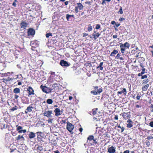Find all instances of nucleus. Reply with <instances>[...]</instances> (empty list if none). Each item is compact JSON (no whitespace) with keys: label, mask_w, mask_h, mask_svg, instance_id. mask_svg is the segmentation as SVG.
<instances>
[{"label":"nucleus","mask_w":153,"mask_h":153,"mask_svg":"<svg viewBox=\"0 0 153 153\" xmlns=\"http://www.w3.org/2000/svg\"><path fill=\"white\" fill-rule=\"evenodd\" d=\"M120 47L121 48L120 50L121 53H124L125 51V48H124L125 47L124 44L120 43Z\"/></svg>","instance_id":"aec40b11"},{"label":"nucleus","mask_w":153,"mask_h":153,"mask_svg":"<svg viewBox=\"0 0 153 153\" xmlns=\"http://www.w3.org/2000/svg\"><path fill=\"white\" fill-rule=\"evenodd\" d=\"M150 111L151 112H153V104H152L151 105L150 107Z\"/></svg>","instance_id":"c03bdc74"},{"label":"nucleus","mask_w":153,"mask_h":153,"mask_svg":"<svg viewBox=\"0 0 153 153\" xmlns=\"http://www.w3.org/2000/svg\"><path fill=\"white\" fill-rule=\"evenodd\" d=\"M129 150H126V151H125L123 153H129Z\"/></svg>","instance_id":"680f3d73"},{"label":"nucleus","mask_w":153,"mask_h":153,"mask_svg":"<svg viewBox=\"0 0 153 153\" xmlns=\"http://www.w3.org/2000/svg\"><path fill=\"white\" fill-rule=\"evenodd\" d=\"M103 62H100L99 65L97 67V68H99L100 70H102L103 69V67H102V65H103Z\"/></svg>","instance_id":"2f4dec72"},{"label":"nucleus","mask_w":153,"mask_h":153,"mask_svg":"<svg viewBox=\"0 0 153 153\" xmlns=\"http://www.w3.org/2000/svg\"><path fill=\"white\" fill-rule=\"evenodd\" d=\"M60 64L62 66L65 67L68 66L70 65V63L69 64L67 61L63 60H62L60 61Z\"/></svg>","instance_id":"1a4fd4ad"},{"label":"nucleus","mask_w":153,"mask_h":153,"mask_svg":"<svg viewBox=\"0 0 153 153\" xmlns=\"http://www.w3.org/2000/svg\"><path fill=\"white\" fill-rule=\"evenodd\" d=\"M105 1H106L105 0H103L102 2V4L104 5V4H106L105 2Z\"/></svg>","instance_id":"69168bd1"},{"label":"nucleus","mask_w":153,"mask_h":153,"mask_svg":"<svg viewBox=\"0 0 153 153\" xmlns=\"http://www.w3.org/2000/svg\"><path fill=\"white\" fill-rule=\"evenodd\" d=\"M89 114L91 115L96 114V110L95 109H93L92 111H90L89 112Z\"/></svg>","instance_id":"c756f323"},{"label":"nucleus","mask_w":153,"mask_h":153,"mask_svg":"<svg viewBox=\"0 0 153 153\" xmlns=\"http://www.w3.org/2000/svg\"><path fill=\"white\" fill-rule=\"evenodd\" d=\"M36 136L35 134L32 132H29L28 134L29 138L30 139L34 138Z\"/></svg>","instance_id":"dca6fc26"},{"label":"nucleus","mask_w":153,"mask_h":153,"mask_svg":"<svg viewBox=\"0 0 153 153\" xmlns=\"http://www.w3.org/2000/svg\"><path fill=\"white\" fill-rule=\"evenodd\" d=\"M53 153H60L59 151L58 150L54 151Z\"/></svg>","instance_id":"774afa93"},{"label":"nucleus","mask_w":153,"mask_h":153,"mask_svg":"<svg viewBox=\"0 0 153 153\" xmlns=\"http://www.w3.org/2000/svg\"><path fill=\"white\" fill-rule=\"evenodd\" d=\"M52 36V34L51 33H47L46 34V38H48L50 36Z\"/></svg>","instance_id":"4c0bfd02"},{"label":"nucleus","mask_w":153,"mask_h":153,"mask_svg":"<svg viewBox=\"0 0 153 153\" xmlns=\"http://www.w3.org/2000/svg\"><path fill=\"white\" fill-rule=\"evenodd\" d=\"M28 25V24L25 22L24 21H22L20 24L21 28L25 29L27 27Z\"/></svg>","instance_id":"9b49d317"},{"label":"nucleus","mask_w":153,"mask_h":153,"mask_svg":"<svg viewBox=\"0 0 153 153\" xmlns=\"http://www.w3.org/2000/svg\"><path fill=\"white\" fill-rule=\"evenodd\" d=\"M153 138V136H148L147 137V139L148 140H150L151 139H152Z\"/></svg>","instance_id":"5fc2aeb1"},{"label":"nucleus","mask_w":153,"mask_h":153,"mask_svg":"<svg viewBox=\"0 0 153 153\" xmlns=\"http://www.w3.org/2000/svg\"><path fill=\"white\" fill-rule=\"evenodd\" d=\"M132 123H128L127 124V126L128 128H130L132 127L133 125Z\"/></svg>","instance_id":"a19ab883"},{"label":"nucleus","mask_w":153,"mask_h":153,"mask_svg":"<svg viewBox=\"0 0 153 153\" xmlns=\"http://www.w3.org/2000/svg\"><path fill=\"white\" fill-rule=\"evenodd\" d=\"M27 33L28 36H33L35 33V31L33 28H30L28 29Z\"/></svg>","instance_id":"423d86ee"},{"label":"nucleus","mask_w":153,"mask_h":153,"mask_svg":"<svg viewBox=\"0 0 153 153\" xmlns=\"http://www.w3.org/2000/svg\"><path fill=\"white\" fill-rule=\"evenodd\" d=\"M103 62H100L99 65L97 67V68H99L100 70H102L103 69V67H102V65H103Z\"/></svg>","instance_id":"473e14b6"},{"label":"nucleus","mask_w":153,"mask_h":153,"mask_svg":"<svg viewBox=\"0 0 153 153\" xmlns=\"http://www.w3.org/2000/svg\"><path fill=\"white\" fill-rule=\"evenodd\" d=\"M124 45L125 47H126L128 48H129L130 45L128 42H126L125 44H124Z\"/></svg>","instance_id":"e433bc0d"},{"label":"nucleus","mask_w":153,"mask_h":153,"mask_svg":"<svg viewBox=\"0 0 153 153\" xmlns=\"http://www.w3.org/2000/svg\"><path fill=\"white\" fill-rule=\"evenodd\" d=\"M149 85L147 84V85L143 86L142 88V90L143 91H146L147 90L148 88L149 87Z\"/></svg>","instance_id":"b1692460"},{"label":"nucleus","mask_w":153,"mask_h":153,"mask_svg":"<svg viewBox=\"0 0 153 153\" xmlns=\"http://www.w3.org/2000/svg\"><path fill=\"white\" fill-rule=\"evenodd\" d=\"M27 91H28V96H30L32 95H34V91L31 86H29L27 88Z\"/></svg>","instance_id":"6e6552de"},{"label":"nucleus","mask_w":153,"mask_h":153,"mask_svg":"<svg viewBox=\"0 0 153 153\" xmlns=\"http://www.w3.org/2000/svg\"><path fill=\"white\" fill-rule=\"evenodd\" d=\"M40 88L43 92L46 93L48 94L52 92V89L49 87H48L46 86H43L42 85L40 86Z\"/></svg>","instance_id":"f257e3e1"},{"label":"nucleus","mask_w":153,"mask_h":153,"mask_svg":"<svg viewBox=\"0 0 153 153\" xmlns=\"http://www.w3.org/2000/svg\"><path fill=\"white\" fill-rule=\"evenodd\" d=\"M19 97V96L17 94H15L14 95V98L15 99H17Z\"/></svg>","instance_id":"37998d69"},{"label":"nucleus","mask_w":153,"mask_h":153,"mask_svg":"<svg viewBox=\"0 0 153 153\" xmlns=\"http://www.w3.org/2000/svg\"><path fill=\"white\" fill-rule=\"evenodd\" d=\"M118 53L117 51L116 50H114L110 54V56H114V55Z\"/></svg>","instance_id":"393cba45"},{"label":"nucleus","mask_w":153,"mask_h":153,"mask_svg":"<svg viewBox=\"0 0 153 153\" xmlns=\"http://www.w3.org/2000/svg\"><path fill=\"white\" fill-rule=\"evenodd\" d=\"M125 20V18H120L119 19V20L120 21H122L123 20Z\"/></svg>","instance_id":"bf43d9fd"},{"label":"nucleus","mask_w":153,"mask_h":153,"mask_svg":"<svg viewBox=\"0 0 153 153\" xmlns=\"http://www.w3.org/2000/svg\"><path fill=\"white\" fill-rule=\"evenodd\" d=\"M115 148L112 146L108 148V152L109 153H114L115 152Z\"/></svg>","instance_id":"ddd939ff"},{"label":"nucleus","mask_w":153,"mask_h":153,"mask_svg":"<svg viewBox=\"0 0 153 153\" xmlns=\"http://www.w3.org/2000/svg\"><path fill=\"white\" fill-rule=\"evenodd\" d=\"M77 6H76L79 10H82L83 8V6L81 3H77Z\"/></svg>","instance_id":"4be33fe9"},{"label":"nucleus","mask_w":153,"mask_h":153,"mask_svg":"<svg viewBox=\"0 0 153 153\" xmlns=\"http://www.w3.org/2000/svg\"><path fill=\"white\" fill-rule=\"evenodd\" d=\"M24 140L25 138L23 135H22L20 134L17 137H16V140L17 141Z\"/></svg>","instance_id":"2eb2a0df"},{"label":"nucleus","mask_w":153,"mask_h":153,"mask_svg":"<svg viewBox=\"0 0 153 153\" xmlns=\"http://www.w3.org/2000/svg\"><path fill=\"white\" fill-rule=\"evenodd\" d=\"M33 104H31L29 105L25 110V114H27L28 112H32L33 110L34 109V107H33Z\"/></svg>","instance_id":"20e7f679"},{"label":"nucleus","mask_w":153,"mask_h":153,"mask_svg":"<svg viewBox=\"0 0 153 153\" xmlns=\"http://www.w3.org/2000/svg\"><path fill=\"white\" fill-rule=\"evenodd\" d=\"M130 115V112L126 113L124 112L123 114V117L125 119H128Z\"/></svg>","instance_id":"f8f14e48"},{"label":"nucleus","mask_w":153,"mask_h":153,"mask_svg":"<svg viewBox=\"0 0 153 153\" xmlns=\"http://www.w3.org/2000/svg\"><path fill=\"white\" fill-rule=\"evenodd\" d=\"M91 93L93 94L94 95H96V91H91Z\"/></svg>","instance_id":"052dcab7"},{"label":"nucleus","mask_w":153,"mask_h":153,"mask_svg":"<svg viewBox=\"0 0 153 153\" xmlns=\"http://www.w3.org/2000/svg\"><path fill=\"white\" fill-rule=\"evenodd\" d=\"M149 82V80L148 79H144L143 81V84H146L147 83Z\"/></svg>","instance_id":"c9c22d12"},{"label":"nucleus","mask_w":153,"mask_h":153,"mask_svg":"<svg viewBox=\"0 0 153 153\" xmlns=\"http://www.w3.org/2000/svg\"><path fill=\"white\" fill-rule=\"evenodd\" d=\"M117 37V35H114L113 36V39H115V38H116Z\"/></svg>","instance_id":"338daca9"},{"label":"nucleus","mask_w":153,"mask_h":153,"mask_svg":"<svg viewBox=\"0 0 153 153\" xmlns=\"http://www.w3.org/2000/svg\"><path fill=\"white\" fill-rule=\"evenodd\" d=\"M88 140L89 141L90 144L91 145H93L95 143V140L94 139V136L90 135L88 138Z\"/></svg>","instance_id":"39448f33"},{"label":"nucleus","mask_w":153,"mask_h":153,"mask_svg":"<svg viewBox=\"0 0 153 153\" xmlns=\"http://www.w3.org/2000/svg\"><path fill=\"white\" fill-rule=\"evenodd\" d=\"M16 127H17L16 130L17 131H18V133L21 134L22 133H25L26 132V129H22V126L16 125Z\"/></svg>","instance_id":"7ed1b4c3"},{"label":"nucleus","mask_w":153,"mask_h":153,"mask_svg":"<svg viewBox=\"0 0 153 153\" xmlns=\"http://www.w3.org/2000/svg\"><path fill=\"white\" fill-rule=\"evenodd\" d=\"M8 126H9L8 125H5V124H4L3 126V128H4V129L8 127Z\"/></svg>","instance_id":"8fccbe9b"},{"label":"nucleus","mask_w":153,"mask_h":153,"mask_svg":"<svg viewBox=\"0 0 153 153\" xmlns=\"http://www.w3.org/2000/svg\"><path fill=\"white\" fill-rule=\"evenodd\" d=\"M100 28V25L99 24L96 25V29H99Z\"/></svg>","instance_id":"13d9d810"},{"label":"nucleus","mask_w":153,"mask_h":153,"mask_svg":"<svg viewBox=\"0 0 153 153\" xmlns=\"http://www.w3.org/2000/svg\"><path fill=\"white\" fill-rule=\"evenodd\" d=\"M7 81H10L11 80H12V79L10 78V77H7Z\"/></svg>","instance_id":"4d7b16f0"},{"label":"nucleus","mask_w":153,"mask_h":153,"mask_svg":"<svg viewBox=\"0 0 153 153\" xmlns=\"http://www.w3.org/2000/svg\"><path fill=\"white\" fill-rule=\"evenodd\" d=\"M18 85H22V82L20 81H19V80H18Z\"/></svg>","instance_id":"0e129e2a"},{"label":"nucleus","mask_w":153,"mask_h":153,"mask_svg":"<svg viewBox=\"0 0 153 153\" xmlns=\"http://www.w3.org/2000/svg\"><path fill=\"white\" fill-rule=\"evenodd\" d=\"M42 133L41 131H38L36 132V134H37V138H39L40 137H41V134H42Z\"/></svg>","instance_id":"f704fd0d"},{"label":"nucleus","mask_w":153,"mask_h":153,"mask_svg":"<svg viewBox=\"0 0 153 153\" xmlns=\"http://www.w3.org/2000/svg\"><path fill=\"white\" fill-rule=\"evenodd\" d=\"M124 129H125V128L124 127H122V128H121V133L123 132V131H124Z\"/></svg>","instance_id":"e2e57ef3"},{"label":"nucleus","mask_w":153,"mask_h":153,"mask_svg":"<svg viewBox=\"0 0 153 153\" xmlns=\"http://www.w3.org/2000/svg\"><path fill=\"white\" fill-rule=\"evenodd\" d=\"M67 123V129L71 134H72L71 132L74 128V125L69 122H68Z\"/></svg>","instance_id":"f03ea898"},{"label":"nucleus","mask_w":153,"mask_h":153,"mask_svg":"<svg viewBox=\"0 0 153 153\" xmlns=\"http://www.w3.org/2000/svg\"><path fill=\"white\" fill-rule=\"evenodd\" d=\"M127 123H133V122L131 120H130V119L129 120H128L127 121Z\"/></svg>","instance_id":"864d4df0"},{"label":"nucleus","mask_w":153,"mask_h":153,"mask_svg":"<svg viewBox=\"0 0 153 153\" xmlns=\"http://www.w3.org/2000/svg\"><path fill=\"white\" fill-rule=\"evenodd\" d=\"M2 82H4L5 83H7V80L6 79H2Z\"/></svg>","instance_id":"49530a36"},{"label":"nucleus","mask_w":153,"mask_h":153,"mask_svg":"<svg viewBox=\"0 0 153 153\" xmlns=\"http://www.w3.org/2000/svg\"><path fill=\"white\" fill-rule=\"evenodd\" d=\"M53 120V119L49 118L48 120V123H52V122Z\"/></svg>","instance_id":"a18cd8bd"},{"label":"nucleus","mask_w":153,"mask_h":153,"mask_svg":"<svg viewBox=\"0 0 153 153\" xmlns=\"http://www.w3.org/2000/svg\"><path fill=\"white\" fill-rule=\"evenodd\" d=\"M120 54H119V53H118V54H117V55L116 56V58L117 59H118L120 57Z\"/></svg>","instance_id":"6e6d98bb"},{"label":"nucleus","mask_w":153,"mask_h":153,"mask_svg":"<svg viewBox=\"0 0 153 153\" xmlns=\"http://www.w3.org/2000/svg\"><path fill=\"white\" fill-rule=\"evenodd\" d=\"M17 0H14V2H13L12 4V5L14 7H16V2L17 1Z\"/></svg>","instance_id":"79ce46f5"},{"label":"nucleus","mask_w":153,"mask_h":153,"mask_svg":"<svg viewBox=\"0 0 153 153\" xmlns=\"http://www.w3.org/2000/svg\"><path fill=\"white\" fill-rule=\"evenodd\" d=\"M28 100V98L26 97H23L22 98V102L24 104H27L29 103Z\"/></svg>","instance_id":"4468645a"},{"label":"nucleus","mask_w":153,"mask_h":153,"mask_svg":"<svg viewBox=\"0 0 153 153\" xmlns=\"http://www.w3.org/2000/svg\"><path fill=\"white\" fill-rule=\"evenodd\" d=\"M103 62H100L99 65L97 67V68H99L100 70H102L103 69V67H102V65H103Z\"/></svg>","instance_id":"7c9ffc66"},{"label":"nucleus","mask_w":153,"mask_h":153,"mask_svg":"<svg viewBox=\"0 0 153 153\" xmlns=\"http://www.w3.org/2000/svg\"><path fill=\"white\" fill-rule=\"evenodd\" d=\"M13 92L15 94H19L20 93V89L19 88H16L13 90Z\"/></svg>","instance_id":"412c9836"},{"label":"nucleus","mask_w":153,"mask_h":153,"mask_svg":"<svg viewBox=\"0 0 153 153\" xmlns=\"http://www.w3.org/2000/svg\"><path fill=\"white\" fill-rule=\"evenodd\" d=\"M54 112L55 113V115L56 117H58L61 115V113L62 112V111H61L59 108H56L55 109Z\"/></svg>","instance_id":"9d476101"},{"label":"nucleus","mask_w":153,"mask_h":153,"mask_svg":"<svg viewBox=\"0 0 153 153\" xmlns=\"http://www.w3.org/2000/svg\"><path fill=\"white\" fill-rule=\"evenodd\" d=\"M96 90H97L96 95L97 94H100L102 91V87H101L99 88L98 86H96Z\"/></svg>","instance_id":"a211bd4d"},{"label":"nucleus","mask_w":153,"mask_h":153,"mask_svg":"<svg viewBox=\"0 0 153 153\" xmlns=\"http://www.w3.org/2000/svg\"><path fill=\"white\" fill-rule=\"evenodd\" d=\"M78 9H79L78 8H77L76 7L75 8V11L76 13H78L79 12Z\"/></svg>","instance_id":"09e8293b"},{"label":"nucleus","mask_w":153,"mask_h":153,"mask_svg":"<svg viewBox=\"0 0 153 153\" xmlns=\"http://www.w3.org/2000/svg\"><path fill=\"white\" fill-rule=\"evenodd\" d=\"M57 84H54L52 85H51L49 86V87L51 88L52 89V91L55 89V88L57 87Z\"/></svg>","instance_id":"5701e85b"},{"label":"nucleus","mask_w":153,"mask_h":153,"mask_svg":"<svg viewBox=\"0 0 153 153\" xmlns=\"http://www.w3.org/2000/svg\"><path fill=\"white\" fill-rule=\"evenodd\" d=\"M46 102L48 104H51L53 102V101L51 99H49L46 100Z\"/></svg>","instance_id":"cd10ccee"},{"label":"nucleus","mask_w":153,"mask_h":153,"mask_svg":"<svg viewBox=\"0 0 153 153\" xmlns=\"http://www.w3.org/2000/svg\"><path fill=\"white\" fill-rule=\"evenodd\" d=\"M123 93L124 95H126L127 91L126 88H124L123 89L122 91H118L117 92V94H121Z\"/></svg>","instance_id":"6ab92c4d"},{"label":"nucleus","mask_w":153,"mask_h":153,"mask_svg":"<svg viewBox=\"0 0 153 153\" xmlns=\"http://www.w3.org/2000/svg\"><path fill=\"white\" fill-rule=\"evenodd\" d=\"M55 72H52L51 73V76H50V78H52L51 82L53 81V77L55 76Z\"/></svg>","instance_id":"bb28decb"},{"label":"nucleus","mask_w":153,"mask_h":153,"mask_svg":"<svg viewBox=\"0 0 153 153\" xmlns=\"http://www.w3.org/2000/svg\"><path fill=\"white\" fill-rule=\"evenodd\" d=\"M37 149L38 150V152H39L42 150L43 149V148L42 146L39 145H38Z\"/></svg>","instance_id":"c85d7f7f"},{"label":"nucleus","mask_w":153,"mask_h":153,"mask_svg":"<svg viewBox=\"0 0 153 153\" xmlns=\"http://www.w3.org/2000/svg\"><path fill=\"white\" fill-rule=\"evenodd\" d=\"M149 126L152 127L153 128V121L149 123Z\"/></svg>","instance_id":"603ef678"},{"label":"nucleus","mask_w":153,"mask_h":153,"mask_svg":"<svg viewBox=\"0 0 153 153\" xmlns=\"http://www.w3.org/2000/svg\"><path fill=\"white\" fill-rule=\"evenodd\" d=\"M147 77V76L146 75H145L143 76H142L141 79H142L146 78Z\"/></svg>","instance_id":"de8ad7c7"},{"label":"nucleus","mask_w":153,"mask_h":153,"mask_svg":"<svg viewBox=\"0 0 153 153\" xmlns=\"http://www.w3.org/2000/svg\"><path fill=\"white\" fill-rule=\"evenodd\" d=\"M91 3H92L91 1H86L85 2V3L86 4H88L90 5H91Z\"/></svg>","instance_id":"3c124183"},{"label":"nucleus","mask_w":153,"mask_h":153,"mask_svg":"<svg viewBox=\"0 0 153 153\" xmlns=\"http://www.w3.org/2000/svg\"><path fill=\"white\" fill-rule=\"evenodd\" d=\"M94 62L90 63V65L91 67L92 68L93 73H96V67L95 65H94Z\"/></svg>","instance_id":"f3484780"},{"label":"nucleus","mask_w":153,"mask_h":153,"mask_svg":"<svg viewBox=\"0 0 153 153\" xmlns=\"http://www.w3.org/2000/svg\"><path fill=\"white\" fill-rule=\"evenodd\" d=\"M18 108V106L16 105H15L14 107L10 109V110L12 111H14L15 110H17Z\"/></svg>","instance_id":"72a5a7b5"},{"label":"nucleus","mask_w":153,"mask_h":153,"mask_svg":"<svg viewBox=\"0 0 153 153\" xmlns=\"http://www.w3.org/2000/svg\"><path fill=\"white\" fill-rule=\"evenodd\" d=\"M92 27L90 25H89L88 28V31H90L92 30Z\"/></svg>","instance_id":"58836bf2"},{"label":"nucleus","mask_w":153,"mask_h":153,"mask_svg":"<svg viewBox=\"0 0 153 153\" xmlns=\"http://www.w3.org/2000/svg\"><path fill=\"white\" fill-rule=\"evenodd\" d=\"M74 15H69L68 14H67L66 15V19L68 21L69 20V19L70 18V17L74 18Z\"/></svg>","instance_id":"a878e982"},{"label":"nucleus","mask_w":153,"mask_h":153,"mask_svg":"<svg viewBox=\"0 0 153 153\" xmlns=\"http://www.w3.org/2000/svg\"><path fill=\"white\" fill-rule=\"evenodd\" d=\"M119 12L121 14H122L123 13V11L122 10V7H120V8L119 12L118 13H119Z\"/></svg>","instance_id":"ea45409f"},{"label":"nucleus","mask_w":153,"mask_h":153,"mask_svg":"<svg viewBox=\"0 0 153 153\" xmlns=\"http://www.w3.org/2000/svg\"><path fill=\"white\" fill-rule=\"evenodd\" d=\"M53 111L51 110L48 111H45L43 113L44 116L47 117H52L51 114H52Z\"/></svg>","instance_id":"0eeeda50"}]
</instances>
